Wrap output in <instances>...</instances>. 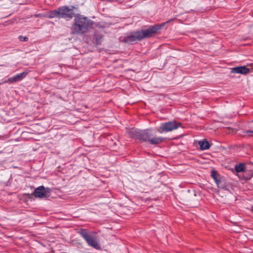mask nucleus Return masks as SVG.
<instances>
[{
    "mask_svg": "<svg viewBox=\"0 0 253 253\" xmlns=\"http://www.w3.org/2000/svg\"><path fill=\"white\" fill-rule=\"evenodd\" d=\"M163 23L161 24H155L150 26L148 29L133 31L126 34L123 38V41L128 44H133L137 41H140L143 39L149 38L153 37L158 31L166 24Z\"/></svg>",
    "mask_w": 253,
    "mask_h": 253,
    "instance_id": "obj_1",
    "label": "nucleus"
},
{
    "mask_svg": "<svg viewBox=\"0 0 253 253\" xmlns=\"http://www.w3.org/2000/svg\"><path fill=\"white\" fill-rule=\"evenodd\" d=\"M92 25L91 20L77 14L75 16L74 23L70 28L71 33L73 35H84L92 28Z\"/></svg>",
    "mask_w": 253,
    "mask_h": 253,
    "instance_id": "obj_2",
    "label": "nucleus"
},
{
    "mask_svg": "<svg viewBox=\"0 0 253 253\" xmlns=\"http://www.w3.org/2000/svg\"><path fill=\"white\" fill-rule=\"evenodd\" d=\"M128 133L131 138L138 139L141 142H148L152 145L159 144L164 141V138L162 137L151 138L152 134L149 129H132Z\"/></svg>",
    "mask_w": 253,
    "mask_h": 253,
    "instance_id": "obj_3",
    "label": "nucleus"
},
{
    "mask_svg": "<svg viewBox=\"0 0 253 253\" xmlns=\"http://www.w3.org/2000/svg\"><path fill=\"white\" fill-rule=\"evenodd\" d=\"M79 234L85 240L88 245L96 250H100L101 247L95 239V237L88 233L86 229L81 228Z\"/></svg>",
    "mask_w": 253,
    "mask_h": 253,
    "instance_id": "obj_4",
    "label": "nucleus"
},
{
    "mask_svg": "<svg viewBox=\"0 0 253 253\" xmlns=\"http://www.w3.org/2000/svg\"><path fill=\"white\" fill-rule=\"evenodd\" d=\"M182 126L181 123L176 121H169L162 123L157 130L161 133L171 131Z\"/></svg>",
    "mask_w": 253,
    "mask_h": 253,
    "instance_id": "obj_5",
    "label": "nucleus"
},
{
    "mask_svg": "<svg viewBox=\"0 0 253 253\" xmlns=\"http://www.w3.org/2000/svg\"><path fill=\"white\" fill-rule=\"evenodd\" d=\"M74 8V6H71V8L67 6L59 7V18L71 19L75 16L73 11Z\"/></svg>",
    "mask_w": 253,
    "mask_h": 253,
    "instance_id": "obj_6",
    "label": "nucleus"
},
{
    "mask_svg": "<svg viewBox=\"0 0 253 253\" xmlns=\"http://www.w3.org/2000/svg\"><path fill=\"white\" fill-rule=\"evenodd\" d=\"M51 192V190L49 188H45L43 186H41L35 189L33 195L36 198H47L50 196Z\"/></svg>",
    "mask_w": 253,
    "mask_h": 253,
    "instance_id": "obj_7",
    "label": "nucleus"
},
{
    "mask_svg": "<svg viewBox=\"0 0 253 253\" xmlns=\"http://www.w3.org/2000/svg\"><path fill=\"white\" fill-rule=\"evenodd\" d=\"M250 69L245 66H237L231 68V73L240 74L246 75L249 73Z\"/></svg>",
    "mask_w": 253,
    "mask_h": 253,
    "instance_id": "obj_8",
    "label": "nucleus"
},
{
    "mask_svg": "<svg viewBox=\"0 0 253 253\" xmlns=\"http://www.w3.org/2000/svg\"><path fill=\"white\" fill-rule=\"evenodd\" d=\"M27 75V73L23 72L21 73L17 74L12 77L9 78L7 81H5L4 83H9L12 84L22 80Z\"/></svg>",
    "mask_w": 253,
    "mask_h": 253,
    "instance_id": "obj_9",
    "label": "nucleus"
},
{
    "mask_svg": "<svg viewBox=\"0 0 253 253\" xmlns=\"http://www.w3.org/2000/svg\"><path fill=\"white\" fill-rule=\"evenodd\" d=\"M211 176L214 180L216 184H217L218 187H220L222 188H223L224 187V185L222 184L220 180L218 178L219 174L216 170H212L211 171Z\"/></svg>",
    "mask_w": 253,
    "mask_h": 253,
    "instance_id": "obj_10",
    "label": "nucleus"
},
{
    "mask_svg": "<svg viewBox=\"0 0 253 253\" xmlns=\"http://www.w3.org/2000/svg\"><path fill=\"white\" fill-rule=\"evenodd\" d=\"M198 144L200 146L201 150H202L209 149L211 147V144L206 139L199 141Z\"/></svg>",
    "mask_w": 253,
    "mask_h": 253,
    "instance_id": "obj_11",
    "label": "nucleus"
},
{
    "mask_svg": "<svg viewBox=\"0 0 253 253\" xmlns=\"http://www.w3.org/2000/svg\"><path fill=\"white\" fill-rule=\"evenodd\" d=\"M48 17L49 18H53L54 17H58L59 18V8H58L57 9L49 11Z\"/></svg>",
    "mask_w": 253,
    "mask_h": 253,
    "instance_id": "obj_12",
    "label": "nucleus"
},
{
    "mask_svg": "<svg viewBox=\"0 0 253 253\" xmlns=\"http://www.w3.org/2000/svg\"><path fill=\"white\" fill-rule=\"evenodd\" d=\"M246 169V165L244 163H241L235 165V169L237 172L244 171Z\"/></svg>",
    "mask_w": 253,
    "mask_h": 253,
    "instance_id": "obj_13",
    "label": "nucleus"
},
{
    "mask_svg": "<svg viewBox=\"0 0 253 253\" xmlns=\"http://www.w3.org/2000/svg\"><path fill=\"white\" fill-rule=\"evenodd\" d=\"M241 135L243 137H253V130L243 131Z\"/></svg>",
    "mask_w": 253,
    "mask_h": 253,
    "instance_id": "obj_14",
    "label": "nucleus"
},
{
    "mask_svg": "<svg viewBox=\"0 0 253 253\" xmlns=\"http://www.w3.org/2000/svg\"><path fill=\"white\" fill-rule=\"evenodd\" d=\"M18 38L21 41L27 42L28 40V38L27 37H23L21 35L19 36Z\"/></svg>",
    "mask_w": 253,
    "mask_h": 253,
    "instance_id": "obj_15",
    "label": "nucleus"
},
{
    "mask_svg": "<svg viewBox=\"0 0 253 253\" xmlns=\"http://www.w3.org/2000/svg\"><path fill=\"white\" fill-rule=\"evenodd\" d=\"M253 124L249 125V127L253 129V120L252 121Z\"/></svg>",
    "mask_w": 253,
    "mask_h": 253,
    "instance_id": "obj_16",
    "label": "nucleus"
},
{
    "mask_svg": "<svg viewBox=\"0 0 253 253\" xmlns=\"http://www.w3.org/2000/svg\"><path fill=\"white\" fill-rule=\"evenodd\" d=\"M241 229V228H239V230H237V229H233V230L235 232L239 233L241 232V231H240Z\"/></svg>",
    "mask_w": 253,
    "mask_h": 253,
    "instance_id": "obj_17",
    "label": "nucleus"
},
{
    "mask_svg": "<svg viewBox=\"0 0 253 253\" xmlns=\"http://www.w3.org/2000/svg\"><path fill=\"white\" fill-rule=\"evenodd\" d=\"M241 229V228H239V230H237V229H233V230L235 232L239 233L241 232V231H240Z\"/></svg>",
    "mask_w": 253,
    "mask_h": 253,
    "instance_id": "obj_18",
    "label": "nucleus"
},
{
    "mask_svg": "<svg viewBox=\"0 0 253 253\" xmlns=\"http://www.w3.org/2000/svg\"><path fill=\"white\" fill-rule=\"evenodd\" d=\"M232 223H233V225H234V226H236V225H237V222H232Z\"/></svg>",
    "mask_w": 253,
    "mask_h": 253,
    "instance_id": "obj_19",
    "label": "nucleus"
},
{
    "mask_svg": "<svg viewBox=\"0 0 253 253\" xmlns=\"http://www.w3.org/2000/svg\"><path fill=\"white\" fill-rule=\"evenodd\" d=\"M105 227L106 228H108V229H112V227Z\"/></svg>",
    "mask_w": 253,
    "mask_h": 253,
    "instance_id": "obj_20",
    "label": "nucleus"
}]
</instances>
